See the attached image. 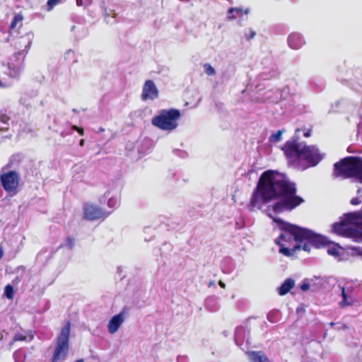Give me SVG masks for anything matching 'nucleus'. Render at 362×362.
Listing matches in <instances>:
<instances>
[{
    "mask_svg": "<svg viewBox=\"0 0 362 362\" xmlns=\"http://www.w3.org/2000/svg\"><path fill=\"white\" fill-rule=\"evenodd\" d=\"M296 193V184L285 174L267 170L261 174L248 206L250 211H254L272 200L279 199L271 206L272 210L276 214L291 211L305 202Z\"/></svg>",
    "mask_w": 362,
    "mask_h": 362,
    "instance_id": "obj_1",
    "label": "nucleus"
},
{
    "mask_svg": "<svg viewBox=\"0 0 362 362\" xmlns=\"http://www.w3.org/2000/svg\"><path fill=\"white\" fill-rule=\"evenodd\" d=\"M276 221L280 223L279 228L281 233L275 240V243L279 246V253L286 257H291L300 250L310 252L311 246L320 248L330 244L326 237L310 229L281 219Z\"/></svg>",
    "mask_w": 362,
    "mask_h": 362,
    "instance_id": "obj_2",
    "label": "nucleus"
},
{
    "mask_svg": "<svg viewBox=\"0 0 362 362\" xmlns=\"http://www.w3.org/2000/svg\"><path fill=\"white\" fill-rule=\"evenodd\" d=\"M20 160L19 155H13L0 171V184L11 196H14L18 193L21 174L17 171V168Z\"/></svg>",
    "mask_w": 362,
    "mask_h": 362,
    "instance_id": "obj_3",
    "label": "nucleus"
},
{
    "mask_svg": "<svg viewBox=\"0 0 362 362\" xmlns=\"http://www.w3.org/2000/svg\"><path fill=\"white\" fill-rule=\"evenodd\" d=\"M333 175L343 179L357 178L362 184V158L347 156L334 164Z\"/></svg>",
    "mask_w": 362,
    "mask_h": 362,
    "instance_id": "obj_4",
    "label": "nucleus"
},
{
    "mask_svg": "<svg viewBox=\"0 0 362 362\" xmlns=\"http://www.w3.org/2000/svg\"><path fill=\"white\" fill-rule=\"evenodd\" d=\"M71 323L66 321L55 338L50 362H64L69 356Z\"/></svg>",
    "mask_w": 362,
    "mask_h": 362,
    "instance_id": "obj_5",
    "label": "nucleus"
},
{
    "mask_svg": "<svg viewBox=\"0 0 362 362\" xmlns=\"http://www.w3.org/2000/svg\"><path fill=\"white\" fill-rule=\"evenodd\" d=\"M180 115L177 109L161 110L158 115L153 117L151 123L161 130L172 131L177 127Z\"/></svg>",
    "mask_w": 362,
    "mask_h": 362,
    "instance_id": "obj_6",
    "label": "nucleus"
},
{
    "mask_svg": "<svg viewBox=\"0 0 362 362\" xmlns=\"http://www.w3.org/2000/svg\"><path fill=\"white\" fill-rule=\"evenodd\" d=\"M33 33H28L25 36L21 37V43L26 42L25 49L15 53L8 62V68L9 74L11 77H16L23 68V61L25 55L30 49L33 39Z\"/></svg>",
    "mask_w": 362,
    "mask_h": 362,
    "instance_id": "obj_7",
    "label": "nucleus"
},
{
    "mask_svg": "<svg viewBox=\"0 0 362 362\" xmlns=\"http://www.w3.org/2000/svg\"><path fill=\"white\" fill-rule=\"evenodd\" d=\"M281 149L289 163L295 164L300 160L303 146L296 139L287 141L281 147Z\"/></svg>",
    "mask_w": 362,
    "mask_h": 362,
    "instance_id": "obj_8",
    "label": "nucleus"
},
{
    "mask_svg": "<svg viewBox=\"0 0 362 362\" xmlns=\"http://www.w3.org/2000/svg\"><path fill=\"white\" fill-rule=\"evenodd\" d=\"M355 220L356 215L354 212L346 214L342 220L333 224L332 230L337 235L347 238L348 232L352 229L349 226H355Z\"/></svg>",
    "mask_w": 362,
    "mask_h": 362,
    "instance_id": "obj_9",
    "label": "nucleus"
},
{
    "mask_svg": "<svg viewBox=\"0 0 362 362\" xmlns=\"http://www.w3.org/2000/svg\"><path fill=\"white\" fill-rule=\"evenodd\" d=\"M322 158L319 149L315 146H303V153L300 160H305L309 167L317 165L322 160Z\"/></svg>",
    "mask_w": 362,
    "mask_h": 362,
    "instance_id": "obj_10",
    "label": "nucleus"
},
{
    "mask_svg": "<svg viewBox=\"0 0 362 362\" xmlns=\"http://www.w3.org/2000/svg\"><path fill=\"white\" fill-rule=\"evenodd\" d=\"M159 91L152 80H146L143 86L141 98L142 100H153L158 98Z\"/></svg>",
    "mask_w": 362,
    "mask_h": 362,
    "instance_id": "obj_11",
    "label": "nucleus"
},
{
    "mask_svg": "<svg viewBox=\"0 0 362 362\" xmlns=\"http://www.w3.org/2000/svg\"><path fill=\"white\" fill-rule=\"evenodd\" d=\"M125 318V313L122 311L117 315H114L109 321L107 325L108 332L110 334L115 333L122 324L124 322Z\"/></svg>",
    "mask_w": 362,
    "mask_h": 362,
    "instance_id": "obj_12",
    "label": "nucleus"
},
{
    "mask_svg": "<svg viewBox=\"0 0 362 362\" xmlns=\"http://www.w3.org/2000/svg\"><path fill=\"white\" fill-rule=\"evenodd\" d=\"M288 44L291 48L298 49L305 44V41L300 34L293 33L288 37Z\"/></svg>",
    "mask_w": 362,
    "mask_h": 362,
    "instance_id": "obj_13",
    "label": "nucleus"
},
{
    "mask_svg": "<svg viewBox=\"0 0 362 362\" xmlns=\"http://www.w3.org/2000/svg\"><path fill=\"white\" fill-rule=\"evenodd\" d=\"M112 211H105L99 207H93L92 206V221L98 220V221H104Z\"/></svg>",
    "mask_w": 362,
    "mask_h": 362,
    "instance_id": "obj_14",
    "label": "nucleus"
},
{
    "mask_svg": "<svg viewBox=\"0 0 362 362\" xmlns=\"http://www.w3.org/2000/svg\"><path fill=\"white\" fill-rule=\"evenodd\" d=\"M247 355L252 362H271L262 351H250Z\"/></svg>",
    "mask_w": 362,
    "mask_h": 362,
    "instance_id": "obj_15",
    "label": "nucleus"
},
{
    "mask_svg": "<svg viewBox=\"0 0 362 362\" xmlns=\"http://www.w3.org/2000/svg\"><path fill=\"white\" fill-rule=\"evenodd\" d=\"M294 285L295 283L292 279H286L279 288V294L281 296L286 295L294 287Z\"/></svg>",
    "mask_w": 362,
    "mask_h": 362,
    "instance_id": "obj_16",
    "label": "nucleus"
},
{
    "mask_svg": "<svg viewBox=\"0 0 362 362\" xmlns=\"http://www.w3.org/2000/svg\"><path fill=\"white\" fill-rule=\"evenodd\" d=\"M73 132H77L80 135L83 134V129L74 125H69L62 132L61 136L64 137L72 134Z\"/></svg>",
    "mask_w": 362,
    "mask_h": 362,
    "instance_id": "obj_17",
    "label": "nucleus"
},
{
    "mask_svg": "<svg viewBox=\"0 0 362 362\" xmlns=\"http://www.w3.org/2000/svg\"><path fill=\"white\" fill-rule=\"evenodd\" d=\"M347 238H351L354 240V241L356 243L362 242V232L357 230L356 228L351 229V230L349 231L347 233Z\"/></svg>",
    "mask_w": 362,
    "mask_h": 362,
    "instance_id": "obj_18",
    "label": "nucleus"
},
{
    "mask_svg": "<svg viewBox=\"0 0 362 362\" xmlns=\"http://www.w3.org/2000/svg\"><path fill=\"white\" fill-rule=\"evenodd\" d=\"M243 13V10L240 8H230L228 10V19H235L238 16Z\"/></svg>",
    "mask_w": 362,
    "mask_h": 362,
    "instance_id": "obj_19",
    "label": "nucleus"
},
{
    "mask_svg": "<svg viewBox=\"0 0 362 362\" xmlns=\"http://www.w3.org/2000/svg\"><path fill=\"white\" fill-rule=\"evenodd\" d=\"M340 249H342V247L339 244L334 243L327 248V252L331 256L339 257L340 256Z\"/></svg>",
    "mask_w": 362,
    "mask_h": 362,
    "instance_id": "obj_20",
    "label": "nucleus"
},
{
    "mask_svg": "<svg viewBox=\"0 0 362 362\" xmlns=\"http://www.w3.org/2000/svg\"><path fill=\"white\" fill-rule=\"evenodd\" d=\"M9 118L6 115L0 112V132H4L8 129Z\"/></svg>",
    "mask_w": 362,
    "mask_h": 362,
    "instance_id": "obj_21",
    "label": "nucleus"
},
{
    "mask_svg": "<svg viewBox=\"0 0 362 362\" xmlns=\"http://www.w3.org/2000/svg\"><path fill=\"white\" fill-rule=\"evenodd\" d=\"M33 339V334H30L29 337H26L21 333H17L15 334L13 340L11 341H10L9 344L12 345L15 341H30Z\"/></svg>",
    "mask_w": 362,
    "mask_h": 362,
    "instance_id": "obj_22",
    "label": "nucleus"
},
{
    "mask_svg": "<svg viewBox=\"0 0 362 362\" xmlns=\"http://www.w3.org/2000/svg\"><path fill=\"white\" fill-rule=\"evenodd\" d=\"M75 245V240L72 237H67L64 243L61 244L59 247H67L69 250H72Z\"/></svg>",
    "mask_w": 362,
    "mask_h": 362,
    "instance_id": "obj_23",
    "label": "nucleus"
},
{
    "mask_svg": "<svg viewBox=\"0 0 362 362\" xmlns=\"http://www.w3.org/2000/svg\"><path fill=\"white\" fill-rule=\"evenodd\" d=\"M341 291L342 300L339 303V305L341 308H344L346 306L350 305L352 303L351 302L347 301V295L345 293V289L344 287H340Z\"/></svg>",
    "mask_w": 362,
    "mask_h": 362,
    "instance_id": "obj_24",
    "label": "nucleus"
},
{
    "mask_svg": "<svg viewBox=\"0 0 362 362\" xmlns=\"http://www.w3.org/2000/svg\"><path fill=\"white\" fill-rule=\"evenodd\" d=\"M4 295L8 299H12L13 298V286L8 284L4 288Z\"/></svg>",
    "mask_w": 362,
    "mask_h": 362,
    "instance_id": "obj_25",
    "label": "nucleus"
},
{
    "mask_svg": "<svg viewBox=\"0 0 362 362\" xmlns=\"http://www.w3.org/2000/svg\"><path fill=\"white\" fill-rule=\"evenodd\" d=\"M356 215L355 226L362 229V214L361 212H354Z\"/></svg>",
    "mask_w": 362,
    "mask_h": 362,
    "instance_id": "obj_26",
    "label": "nucleus"
},
{
    "mask_svg": "<svg viewBox=\"0 0 362 362\" xmlns=\"http://www.w3.org/2000/svg\"><path fill=\"white\" fill-rule=\"evenodd\" d=\"M349 250L353 255L362 256V247H361L351 246L349 247Z\"/></svg>",
    "mask_w": 362,
    "mask_h": 362,
    "instance_id": "obj_27",
    "label": "nucleus"
},
{
    "mask_svg": "<svg viewBox=\"0 0 362 362\" xmlns=\"http://www.w3.org/2000/svg\"><path fill=\"white\" fill-rule=\"evenodd\" d=\"M204 71L208 76H214L216 74L215 69L209 64L204 65Z\"/></svg>",
    "mask_w": 362,
    "mask_h": 362,
    "instance_id": "obj_28",
    "label": "nucleus"
},
{
    "mask_svg": "<svg viewBox=\"0 0 362 362\" xmlns=\"http://www.w3.org/2000/svg\"><path fill=\"white\" fill-rule=\"evenodd\" d=\"M282 132L281 130H279L275 134H272L270 137V141L274 143L279 141L281 139Z\"/></svg>",
    "mask_w": 362,
    "mask_h": 362,
    "instance_id": "obj_29",
    "label": "nucleus"
},
{
    "mask_svg": "<svg viewBox=\"0 0 362 362\" xmlns=\"http://www.w3.org/2000/svg\"><path fill=\"white\" fill-rule=\"evenodd\" d=\"M83 216L87 220H90V206L88 204H86L83 207Z\"/></svg>",
    "mask_w": 362,
    "mask_h": 362,
    "instance_id": "obj_30",
    "label": "nucleus"
},
{
    "mask_svg": "<svg viewBox=\"0 0 362 362\" xmlns=\"http://www.w3.org/2000/svg\"><path fill=\"white\" fill-rule=\"evenodd\" d=\"M107 204L110 207L113 209L119 205V201L117 198L111 197L109 199Z\"/></svg>",
    "mask_w": 362,
    "mask_h": 362,
    "instance_id": "obj_31",
    "label": "nucleus"
},
{
    "mask_svg": "<svg viewBox=\"0 0 362 362\" xmlns=\"http://www.w3.org/2000/svg\"><path fill=\"white\" fill-rule=\"evenodd\" d=\"M23 20L22 16L18 14L16 15L11 23V28H14L17 24V23L21 22Z\"/></svg>",
    "mask_w": 362,
    "mask_h": 362,
    "instance_id": "obj_32",
    "label": "nucleus"
},
{
    "mask_svg": "<svg viewBox=\"0 0 362 362\" xmlns=\"http://www.w3.org/2000/svg\"><path fill=\"white\" fill-rule=\"evenodd\" d=\"M61 0H48L47 2V10H52L57 4L60 2Z\"/></svg>",
    "mask_w": 362,
    "mask_h": 362,
    "instance_id": "obj_33",
    "label": "nucleus"
},
{
    "mask_svg": "<svg viewBox=\"0 0 362 362\" xmlns=\"http://www.w3.org/2000/svg\"><path fill=\"white\" fill-rule=\"evenodd\" d=\"M256 35V33L255 31L250 29L247 32H245V38L247 40H250L251 39H252Z\"/></svg>",
    "mask_w": 362,
    "mask_h": 362,
    "instance_id": "obj_34",
    "label": "nucleus"
},
{
    "mask_svg": "<svg viewBox=\"0 0 362 362\" xmlns=\"http://www.w3.org/2000/svg\"><path fill=\"white\" fill-rule=\"evenodd\" d=\"M74 57V52L71 49L66 51L64 54L65 59H69L71 58H73Z\"/></svg>",
    "mask_w": 362,
    "mask_h": 362,
    "instance_id": "obj_35",
    "label": "nucleus"
},
{
    "mask_svg": "<svg viewBox=\"0 0 362 362\" xmlns=\"http://www.w3.org/2000/svg\"><path fill=\"white\" fill-rule=\"evenodd\" d=\"M351 204L352 205H358L361 204V200L358 197L353 198L351 200Z\"/></svg>",
    "mask_w": 362,
    "mask_h": 362,
    "instance_id": "obj_36",
    "label": "nucleus"
},
{
    "mask_svg": "<svg viewBox=\"0 0 362 362\" xmlns=\"http://www.w3.org/2000/svg\"><path fill=\"white\" fill-rule=\"evenodd\" d=\"M310 285L308 284H303L300 286V288L302 291H307L309 289Z\"/></svg>",
    "mask_w": 362,
    "mask_h": 362,
    "instance_id": "obj_37",
    "label": "nucleus"
},
{
    "mask_svg": "<svg viewBox=\"0 0 362 362\" xmlns=\"http://www.w3.org/2000/svg\"><path fill=\"white\" fill-rule=\"evenodd\" d=\"M8 333L6 332H3L0 333V341L3 340L4 338H6L8 336Z\"/></svg>",
    "mask_w": 362,
    "mask_h": 362,
    "instance_id": "obj_38",
    "label": "nucleus"
},
{
    "mask_svg": "<svg viewBox=\"0 0 362 362\" xmlns=\"http://www.w3.org/2000/svg\"><path fill=\"white\" fill-rule=\"evenodd\" d=\"M81 28V26L73 25L71 28V31L74 32L75 29H77L79 31Z\"/></svg>",
    "mask_w": 362,
    "mask_h": 362,
    "instance_id": "obj_39",
    "label": "nucleus"
},
{
    "mask_svg": "<svg viewBox=\"0 0 362 362\" xmlns=\"http://www.w3.org/2000/svg\"><path fill=\"white\" fill-rule=\"evenodd\" d=\"M21 281V278L17 276L16 279L13 281V283H18Z\"/></svg>",
    "mask_w": 362,
    "mask_h": 362,
    "instance_id": "obj_40",
    "label": "nucleus"
},
{
    "mask_svg": "<svg viewBox=\"0 0 362 362\" xmlns=\"http://www.w3.org/2000/svg\"><path fill=\"white\" fill-rule=\"evenodd\" d=\"M310 136V130L304 133V136L308 137Z\"/></svg>",
    "mask_w": 362,
    "mask_h": 362,
    "instance_id": "obj_41",
    "label": "nucleus"
},
{
    "mask_svg": "<svg viewBox=\"0 0 362 362\" xmlns=\"http://www.w3.org/2000/svg\"><path fill=\"white\" fill-rule=\"evenodd\" d=\"M3 194H4L3 189H1L0 187V198L3 196Z\"/></svg>",
    "mask_w": 362,
    "mask_h": 362,
    "instance_id": "obj_42",
    "label": "nucleus"
},
{
    "mask_svg": "<svg viewBox=\"0 0 362 362\" xmlns=\"http://www.w3.org/2000/svg\"><path fill=\"white\" fill-rule=\"evenodd\" d=\"M2 256H3V250H2V249L0 247V259H1Z\"/></svg>",
    "mask_w": 362,
    "mask_h": 362,
    "instance_id": "obj_43",
    "label": "nucleus"
},
{
    "mask_svg": "<svg viewBox=\"0 0 362 362\" xmlns=\"http://www.w3.org/2000/svg\"><path fill=\"white\" fill-rule=\"evenodd\" d=\"M348 328H349V327H348L346 325H343V329H348Z\"/></svg>",
    "mask_w": 362,
    "mask_h": 362,
    "instance_id": "obj_44",
    "label": "nucleus"
},
{
    "mask_svg": "<svg viewBox=\"0 0 362 362\" xmlns=\"http://www.w3.org/2000/svg\"><path fill=\"white\" fill-rule=\"evenodd\" d=\"M75 362H84L83 359H78Z\"/></svg>",
    "mask_w": 362,
    "mask_h": 362,
    "instance_id": "obj_45",
    "label": "nucleus"
},
{
    "mask_svg": "<svg viewBox=\"0 0 362 362\" xmlns=\"http://www.w3.org/2000/svg\"><path fill=\"white\" fill-rule=\"evenodd\" d=\"M334 325H335V323H334V322H331L329 323V325H330V326H332V327H333Z\"/></svg>",
    "mask_w": 362,
    "mask_h": 362,
    "instance_id": "obj_46",
    "label": "nucleus"
},
{
    "mask_svg": "<svg viewBox=\"0 0 362 362\" xmlns=\"http://www.w3.org/2000/svg\"><path fill=\"white\" fill-rule=\"evenodd\" d=\"M83 142H84V141H83V139H81V140L80 141V145H81V146H82V145L83 144Z\"/></svg>",
    "mask_w": 362,
    "mask_h": 362,
    "instance_id": "obj_47",
    "label": "nucleus"
},
{
    "mask_svg": "<svg viewBox=\"0 0 362 362\" xmlns=\"http://www.w3.org/2000/svg\"><path fill=\"white\" fill-rule=\"evenodd\" d=\"M4 84H3V83H2V82L0 81V88H1V87H4Z\"/></svg>",
    "mask_w": 362,
    "mask_h": 362,
    "instance_id": "obj_48",
    "label": "nucleus"
},
{
    "mask_svg": "<svg viewBox=\"0 0 362 362\" xmlns=\"http://www.w3.org/2000/svg\"><path fill=\"white\" fill-rule=\"evenodd\" d=\"M88 34V30H86V32H85V33H84V35H87Z\"/></svg>",
    "mask_w": 362,
    "mask_h": 362,
    "instance_id": "obj_49",
    "label": "nucleus"
},
{
    "mask_svg": "<svg viewBox=\"0 0 362 362\" xmlns=\"http://www.w3.org/2000/svg\"><path fill=\"white\" fill-rule=\"evenodd\" d=\"M220 285L221 286L224 287V284L222 282H220Z\"/></svg>",
    "mask_w": 362,
    "mask_h": 362,
    "instance_id": "obj_50",
    "label": "nucleus"
}]
</instances>
